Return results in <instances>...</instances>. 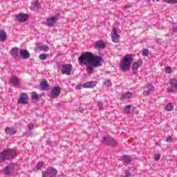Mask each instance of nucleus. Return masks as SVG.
I'll return each instance as SVG.
<instances>
[{"label": "nucleus", "mask_w": 177, "mask_h": 177, "mask_svg": "<svg viewBox=\"0 0 177 177\" xmlns=\"http://www.w3.org/2000/svg\"><path fill=\"white\" fill-rule=\"evenodd\" d=\"M102 60H103L102 57L93 55L91 52H86L79 57L80 63L86 66L88 74L93 73V67H100L102 66Z\"/></svg>", "instance_id": "f257e3e1"}, {"label": "nucleus", "mask_w": 177, "mask_h": 177, "mask_svg": "<svg viewBox=\"0 0 177 177\" xmlns=\"http://www.w3.org/2000/svg\"><path fill=\"white\" fill-rule=\"evenodd\" d=\"M132 62H133L132 55L127 54L124 55L123 60L120 62V70H122V71H129Z\"/></svg>", "instance_id": "f03ea898"}, {"label": "nucleus", "mask_w": 177, "mask_h": 177, "mask_svg": "<svg viewBox=\"0 0 177 177\" xmlns=\"http://www.w3.org/2000/svg\"><path fill=\"white\" fill-rule=\"evenodd\" d=\"M15 157H16V151L15 149H6L0 153V162L8 161V160L15 158Z\"/></svg>", "instance_id": "7ed1b4c3"}, {"label": "nucleus", "mask_w": 177, "mask_h": 177, "mask_svg": "<svg viewBox=\"0 0 177 177\" xmlns=\"http://www.w3.org/2000/svg\"><path fill=\"white\" fill-rule=\"evenodd\" d=\"M59 17H60V13H57L55 16L47 18L46 22V26H48V27H53V26L57 23Z\"/></svg>", "instance_id": "20e7f679"}, {"label": "nucleus", "mask_w": 177, "mask_h": 177, "mask_svg": "<svg viewBox=\"0 0 177 177\" xmlns=\"http://www.w3.org/2000/svg\"><path fill=\"white\" fill-rule=\"evenodd\" d=\"M56 175H57V170L50 167L43 172L42 177H55Z\"/></svg>", "instance_id": "39448f33"}, {"label": "nucleus", "mask_w": 177, "mask_h": 177, "mask_svg": "<svg viewBox=\"0 0 177 177\" xmlns=\"http://www.w3.org/2000/svg\"><path fill=\"white\" fill-rule=\"evenodd\" d=\"M102 143L106 146H117V141L110 136L103 137Z\"/></svg>", "instance_id": "423d86ee"}, {"label": "nucleus", "mask_w": 177, "mask_h": 177, "mask_svg": "<svg viewBox=\"0 0 177 177\" xmlns=\"http://www.w3.org/2000/svg\"><path fill=\"white\" fill-rule=\"evenodd\" d=\"M61 71L62 74L66 75H71V71H73V65L71 64H64L62 66Z\"/></svg>", "instance_id": "0eeeda50"}, {"label": "nucleus", "mask_w": 177, "mask_h": 177, "mask_svg": "<svg viewBox=\"0 0 177 177\" xmlns=\"http://www.w3.org/2000/svg\"><path fill=\"white\" fill-rule=\"evenodd\" d=\"M111 39L115 44H118L120 42V35H118V30L115 28H113V29Z\"/></svg>", "instance_id": "6e6552de"}, {"label": "nucleus", "mask_w": 177, "mask_h": 177, "mask_svg": "<svg viewBox=\"0 0 177 177\" xmlns=\"http://www.w3.org/2000/svg\"><path fill=\"white\" fill-rule=\"evenodd\" d=\"M143 64V62L141 59L138 60L136 62H133V66H132V72L133 74H137L138 70H139L140 66Z\"/></svg>", "instance_id": "1a4fd4ad"}, {"label": "nucleus", "mask_w": 177, "mask_h": 177, "mask_svg": "<svg viewBox=\"0 0 177 177\" xmlns=\"http://www.w3.org/2000/svg\"><path fill=\"white\" fill-rule=\"evenodd\" d=\"M10 55L15 60H19L20 59V51L19 50V48L17 47L13 48L10 50Z\"/></svg>", "instance_id": "9d476101"}, {"label": "nucleus", "mask_w": 177, "mask_h": 177, "mask_svg": "<svg viewBox=\"0 0 177 177\" xmlns=\"http://www.w3.org/2000/svg\"><path fill=\"white\" fill-rule=\"evenodd\" d=\"M3 172L7 176L13 174V172H15V165H9L3 169Z\"/></svg>", "instance_id": "9b49d317"}, {"label": "nucleus", "mask_w": 177, "mask_h": 177, "mask_svg": "<svg viewBox=\"0 0 177 177\" xmlns=\"http://www.w3.org/2000/svg\"><path fill=\"white\" fill-rule=\"evenodd\" d=\"M60 91H62V88H60V87L59 86L54 87L51 90V97L53 99H56V97H57V96L60 95L61 93Z\"/></svg>", "instance_id": "f8f14e48"}, {"label": "nucleus", "mask_w": 177, "mask_h": 177, "mask_svg": "<svg viewBox=\"0 0 177 177\" xmlns=\"http://www.w3.org/2000/svg\"><path fill=\"white\" fill-rule=\"evenodd\" d=\"M17 21H19V23H24V21H27V19H28V16L27 14H19L15 16Z\"/></svg>", "instance_id": "ddd939ff"}, {"label": "nucleus", "mask_w": 177, "mask_h": 177, "mask_svg": "<svg viewBox=\"0 0 177 177\" xmlns=\"http://www.w3.org/2000/svg\"><path fill=\"white\" fill-rule=\"evenodd\" d=\"M10 82L12 84V85L17 88H19V86H20V80L17 76H12L10 78Z\"/></svg>", "instance_id": "4468645a"}, {"label": "nucleus", "mask_w": 177, "mask_h": 177, "mask_svg": "<svg viewBox=\"0 0 177 177\" xmlns=\"http://www.w3.org/2000/svg\"><path fill=\"white\" fill-rule=\"evenodd\" d=\"M28 100V96L27 94L23 93L20 95V97L18 100V103L21 104H27V101Z\"/></svg>", "instance_id": "2eb2a0df"}, {"label": "nucleus", "mask_w": 177, "mask_h": 177, "mask_svg": "<svg viewBox=\"0 0 177 177\" xmlns=\"http://www.w3.org/2000/svg\"><path fill=\"white\" fill-rule=\"evenodd\" d=\"M147 89L144 91L143 92V95H145V96H147L150 95V93H153V92H154V86L151 84H148L147 86Z\"/></svg>", "instance_id": "dca6fc26"}, {"label": "nucleus", "mask_w": 177, "mask_h": 177, "mask_svg": "<svg viewBox=\"0 0 177 177\" xmlns=\"http://www.w3.org/2000/svg\"><path fill=\"white\" fill-rule=\"evenodd\" d=\"M170 85H171V88H168L167 89V92H171V93L176 92V91H177V80H176V82H170Z\"/></svg>", "instance_id": "f3484780"}, {"label": "nucleus", "mask_w": 177, "mask_h": 177, "mask_svg": "<svg viewBox=\"0 0 177 177\" xmlns=\"http://www.w3.org/2000/svg\"><path fill=\"white\" fill-rule=\"evenodd\" d=\"M19 55L22 57V59H28L30 57V53L24 49H21L19 51Z\"/></svg>", "instance_id": "a211bd4d"}, {"label": "nucleus", "mask_w": 177, "mask_h": 177, "mask_svg": "<svg viewBox=\"0 0 177 177\" xmlns=\"http://www.w3.org/2000/svg\"><path fill=\"white\" fill-rule=\"evenodd\" d=\"M132 98V93L126 92L123 93L120 97V100H125V99H131Z\"/></svg>", "instance_id": "6ab92c4d"}, {"label": "nucleus", "mask_w": 177, "mask_h": 177, "mask_svg": "<svg viewBox=\"0 0 177 177\" xmlns=\"http://www.w3.org/2000/svg\"><path fill=\"white\" fill-rule=\"evenodd\" d=\"M104 48H106V44L103 42V41L100 40L95 43V49H104Z\"/></svg>", "instance_id": "aec40b11"}, {"label": "nucleus", "mask_w": 177, "mask_h": 177, "mask_svg": "<svg viewBox=\"0 0 177 177\" xmlns=\"http://www.w3.org/2000/svg\"><path fill=\"white\" fill-rule=\"evenodd\" d=\"M96 86V82H87L83 84V88H95Z\"/></svg>", "instance_id": "412c9836"}, {"label": "nucleus", "mask_w": 177, "mask_h": 177, "mask_svg": "<svg viewBox=\"0 0 177 177\" xmlns=\"http://www.w3.org/2000/svg\"><path fill=\"white\" fill-rule=\"evenodd\" d=\"M122 161L124 164H131L132 163V158H131V156L125 155L122 157Z\"/></svg>", "instance_id": "4be33fe9"}, {"label": "nucleus", "mask_w": 177, "mask_h": 177, "mask_svg": "<svg viewBox=\"0 0 177 177\" xmlns=\"http://www.w3.org/2000/svg\"><path fill=\"white\" fill-rule=\"evenodd\" d=\"M8 38V35H6V32L5 30H0V41L2 42H5Z\"/></svg>", "instance_id": "5701e85b"}, {"label": "nucleus", "mask_w": 177, "mask_h": 177, "mask_svg": "<svg viewBox=\"0 0 177 177\" xmlns=\"http://www.w3.org/2000/svg\"><path fill=\"white\" fill-rule=\"evenodd\" d=\"M42 91H48L49 89V85L47 82L43 81L41 84Z\"/></svg>", "instance_id": "b1692460"}, {"label": "nucleus", "mask_w": 177, "mask_h": 177, "mask_svg": "<svg viewBox=\"0 0 177 177\" xmlns=\"http://www.w3.org/2000/svg\"><path fill=\"white\" fill-rule=\"evenodd\" d=\"M6 133H8V135H15L16 133V130L13 128H9V127H7L6 129Z\"/></svg>", "instance_id": "393cba45"}, {"label": "nucleus", "mask_w": 177, "mask_h": 177, "mask_svg": "<svg viewBox=\"0 0 177 177\" xmlns=\"http://www.w3.org/2000/svg\"><path fill=\"white\" fill-rule=\"evenodd\" d=\"M165 109L167 111H172L174 110V105H172V103L169 102L166 105Z\"/></svg>", "instance_id": "a878e982"}, {"label": "nucleus", "mask_w": 177, "mask_h": 177, "mask_svg": "<svg viewBox=\"0 0 177 177\" xmlns=\"http://www.w3.org/2000/svg\"><path fill=\"white\" fill-rule=\"evenodd\" d=\"M123 113L125 114H129L131 113V105H127L126 107L123 109Z\"/></svg>", "instance_id": "bb28decb"}, {"label": "nucleus", "mask_w": 177, "mask_h": 177, "mask_svg": "<svg viewBox=\"0 0 177 177\" xmlns=\"http://www.w3.org/2000/svg\"><path fill=\"white\" fill-rule=\"evenodd\" d=\"M32 95V99H33L34 100H39V95H38V94L35 92H32L31 93Z\"/></svg>", "instance_id": "cd10ccee"}, {"label": "nucleus", "mask_w": 177, "mask_h": 177, "mask_svg": "<svg viewBox=\"0 0 177 177\" xmlns=\"http://www.w3.org/2000/svg\"><path fill=\"white\" fill-rule=\"evenodd\" d=\"M34 128H37V124H29L28 125V129L29 131H32V129H33Z\"/></svg>", "instance_id": "c85d7f7f"}, {"label": "nucleus", "mask_w": 177, "mask_h": 177, "mask_svg": "<svg viewBox=\"0 0 177 177\" xmlns=\"http://www.w3.org/2000/svg\"><path fill=\"white\" fill-rule=\"evenodd\" d=\"M35 8H37V9H41V3L38 1H35L34 3Z\"/></svg>", "instance_id": "c756f323"}, {"label": "nucleus", "mask_w": 177, "mask_h": 177, "mask_svg": "<svg viewBox=\"0 0 177 177\" xmlns=\"http://www.w3.org/2000/svg\"><path fill=\"white\" fill-rule=\"evenodd\" d=\"M44 165L45 163H44V162H39L36 166L37 169L38 170L41 169V168H42V167H44Z\"/></svg>", "instance_id": "7c9ffc66"}, {"label": "nucleus", "mask_w": 177, "mask_h": 177, "mask_svg": "<svg viewBox=\"0 0 177 177\" xmlns=\"http://www.w3.org/2000/svg\"><path fill=\"white\" fill-rule=\"evenodd\" d=\"M39 57L40 60H45L46 59V57H48V56L46 55V54H40Z\"/></svg>", "instance_id": "2f4dec72"}, {"label": "nucleus", "mask_w": 177, "mask_h": 177, "mask_svg": "<svg viewBox=\"0 0 177 177\" xmlns=\"http://www.w3.org/2000/svg\"><path fill=\"white\" fill-rule=\"evenodd\" d=\"M166 3H177V0H163Z\"/></svg>", "instance_id": "473e14b6"}, {"label": "nucleus", "mask_w": 177, "mask_h": 177, "mask_svg": "<svg viewBox=\"0 0 177 177\" xmlns=\"http://www.w3.org/2000/svg\"><path fill=\"white\" fill-rule=\"evenodd\" d=\"M106 86H111V80H107L104 82Z\"/></svg>", "instance_id": "72a5a7b5"}, {"label": "nucleus", "mask_w": 177, "mask_h": 177, "mask_svg": "<svg viewBox=\"0 0 177 177\" xmlns=\"http://www.w3.org/2000/svg\"><path fill=\"white\" fill-rule=\"evenodd\" d=\"M165 71L167 74H171V73H172V69H171V67L169 66H166Z\"/></svg>", "instance_id": "f704fd0d"}, {"label": "nucleus", "mask_w": 177, "mask_h": 177, "mask_svg": "<svg viewBox=\"0 0 177 177\" xmlns=\"http://www.w3.org/2000/svg\"><path fill=\"white\" fill-rule=\"evenodd\" d=\"M166 140H167V142H168L169 143H172V142H174V139H173L172 137H171V136L167 137Z\"/></svg>", "instance_id": "c9c22d12"}, {"label": "nucleus", "mask_w": 177, "mask_h": 177, "mask_svg": "<svg viewBox=\"0 0 177 177\" xmlns=\"http://www.w3.org/2000/svg\"><path fill=\"white\" fill-rule=\"evenodd\" d=\"M142 55L144 56H148L149 55V50L148 49L143 50Z\"/></svg>", "instance_id": "e433bc0d"}, {"label": "nucleus", "mask_w": 177, "mask_h": 177, "mask_svg": "<svg viewBox=\"0 0 177 177\" xmlns=\"http://www.w3.org/2000/svg\"><path fill=\"white\" fill-rule=\"evenodd\" d=\"M154 158H155V161H158V160H160V158H161V155L155 154Z\"/></svg>", "instance_id": "4c0bfd02"}, {"label": "nucleus", "mask_w": 177, "mask_h": 177, "mask_svg": "<svg viewBox=\"0 0 177 177\" xmlns=\"http://www.w3.org/2000/svg\"><path fill=\"white\" fill-rule=\"evenodd\" d=\"M124 174H125V176H123V177H130L131 176V172H129V170H125Z\"/></svg>", "instance_id": "58836bf2"}, {"label": "nucleus", "mask_w": 177, "mask_h": 177, "mask_svg": "<svg viewBox=\"0 0 177 177\" xmlns=\"http://www.w3.org/2000/svg\"><path fill=\"white\" fill-rule=\"evenodd\" d=\"M82 88H84V84H77L75 86V89H82Z\"/></svg>", "instance_id": "ea45409f"}, {"label": "nucleus", "mask_w": 177, "mask_h": 177, "mask_svg": "<svg viewBox=\"0 0 177 177\" xmlns=\"http://www.w3.org/2000/svg\"><path fill=\"white\" fill-rule=\"evenodd\" d=\"M97 106L100 109V110H102V107L103 106V103H102V102L99 101V102H97Z\"/></svg>", "instance_id": "a19ab883"}, {"label": "nucleus", "mask_w": 177, "mask_h": 177, "mask_svg": "<svg viewBox=\"0 0 177 177\" xmlns=\"http://www.w3.org/2000/svg\"><path fill=\"white\" fill-rule=\"evenodd\" d=\"M129 8H131V6H125L124 9L127 10Z\"/></svg>", "instance_id": "79ce46f5"}, {"label": "nucleus", "mask_w": 177, "mask_h": 177, "mask_svg": "<svg viewBox=\"0 0 177 177\" xmlns=\"http://www.w3.org/2000/svg\"><path fill=\"white\" fill-rule=\"evenodd\" d=\"M48 50H49V48L46 47V48H44V51H45V52H48Z\"/></svg>", "instance_id": "37998d69"}, {"label": "nucleus", "mask_w": 177, "mask_h": 177, "mask_svg": "<svg viewBox=\"0 0 177 177\" xmlns=\"http://www.w3.org/2000/svg\"><path fill=\"white\" fill-rule=\"evenodd\" d=\"M177 32V29L176 28H174V32Z\"/></svg>", "instance_id": "c03bdc74"}, {"label": "nucleus", "mask_w": 177, "mask_h": 177, "mask_svg": "<svg viewBox=\"0 0 177 177\" xmlns=\"http://www.w3.org/2000/svg\"><path fill=\"white\" fill-rule=\"evenodd\" d=\"M151 1H153V2H154V0H147V2H151Z\"/></svg>", "instance_id": "a18cd8bd"}, {"label": "nucleus", "mask_w": 177, "mask_h": 177, "mask_svg": "<svg viewBox=\"0 0 177 177\" xmlns=\"http://www.w3.org/2000/svg\"><path fill=\"white\" fill-rule=\"evenodd\" d=\"M158 1H160V0H156L157 2H158Z\"/></svg>", "instance_id": "49530a36"}]
</instances>
